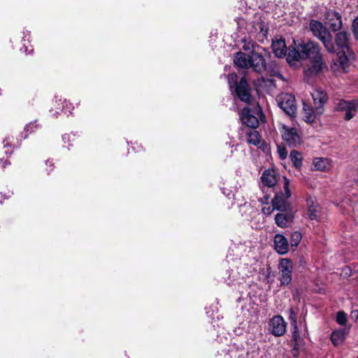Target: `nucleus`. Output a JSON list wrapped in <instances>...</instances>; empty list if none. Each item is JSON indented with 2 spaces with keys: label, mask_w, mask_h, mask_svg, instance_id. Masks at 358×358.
<instances>
[{
  "label": "nucleus",
  "mask_w": 358,
  "mask_h": 358,
  "mask_svg": "<svg viewBox=\"0 0 358 358\" xmlns=\"http://www.w3.org/2000/svg\"><path fill=\"white\" fill-rule=\"evenodd\" d=\"M295 47L289 48L287 55V61L292 65L294 66L296 62L300 60L310 59V61L322 57L321 53V48L319 44L313 41H303L296 44L294 43Z\"/></svg>",
  "instance_id": "nucleus-1"
},
{
  "label": "nucleus",
  "mask_w": 358,
  "mask_h": 358,
  "mask_svg": "<svg viewBox=\"0 0 358 358\" xmlns=\"http://www.w3.org/2000/svg\"><path fill=\"white\" fill-rule=\"evenodd\" d=\"M266 50L262 46H255L253 52L247 55L242 52L236 53L234 62L243 69L252 68L253 71L262 73L266 69Z\"/></svg>",
  "instance_id": "nucleus-2"
},
{
  "label": "nucleus",
  "mask_w": 358,
  "mask_h": 358,
  "mask_svg": "<svg viewBox=\"0 0 358 358\" xmlns=\"http://www.w3.org/2000/svg\"><path fill=\"white\" fill-rule=\"evenodd\" d=\"M228 84L231 91L234 92L236 96L242 101L250 103L252 100L250 89L245 79L242 78L239 82L236 73L228 76Z\"/></svg>",
  "instance_id": "nucleus-3"
},
{
  "label": "nucleus",
  "mask_w": 358,
  "mask_h": 358,
  "mask_svg": "<svg viewBox=\"0 0 358 358\" xmlns=\"http://www.w3.org/2000/svg\"><path fill=\"white\" fill-rule=\"evenodd\" d=\"M313 34L320 39L329 52H334L335 48L332 42L330 31L319 21L311 20L309 24Z\"/></svg>",
  "instance_id": "nucleus-4"
},
{
  "label": "nucleus",
  "mask_w": 358,
  "mask_h": 358,
  "mask_svg": "<svg viewBox=\"0 0 358 358\" xmlns=\"http://www.w3.org/2000/svg\"><path fill=\"white\" fill-rule=\"evenodd\" d=\"M310 62L311 65L305 69L303 71L304 80L307 83H310L313 78L321 73L324 70L327 69V65L323 57L317 58Z\"/></svg>",
  "instance_id": "nucleus-5"
},
{
  "label": "nucleus",
  "mask_w": 358,
  "mask_h": 358,
  "mask_svg": "<svg viewBox=\"0 0 358 358\" xmlns=\"http://www.w3.org/2000/svg\"><path fill=\"white\" fill-rule=\"evenodd\" d=\"M278 106L289 116L296 113V106L294 96L289 93H282L276 98Z\"/></svg>",
  "instance_id": "nucleus-6"
},
{
  "label": "nucleus",
  "mask_w": 358,
  "mask_h": 358,
  "mask_svg": "<svg viewBox=\"0 0 358 358\" xmlns=\"http://www.w3.org/2000/svg\"><path fill=\"white\" fill-rule=\"evenodd\" d=\"M281 134L283 140L290 147H297L302 142L301 135L296 128L283 125Z\"/></svg>",
  "instance_id": "nucleus-7"
},
{
  "label": "nucleus",
  "mask_w": 358,
  "mask_h": 358,
  "mask_svg": "<svg viewBox=\"0 0 358 358\" xmlns=\"http://www.w3.org/2000/svg\"><path fill=\"white\" fill-rule=\"evenodd\" d=\"M280 281L282 285H288L292 279L293 263L288 259H282L279 263Z\"/></svg>",
  "instance_id": "nucleus-8"
},
{
  "label": "nucleus",
  "mask_w": 358,
  "mask_h": 358,
  "mask_svg": "<svg viewBox=\"0 0 358 358\" xmlns=\"http://www.w3.org/2000/svg\"><path fill=\"white\" fill-rule=\"evenodd\" d=\"M338 57L331 64V69L336 76L341 75L349 71L350 66L348 54L338 52Z\"/></svg>",
  "instance_id": "nucleus-9"
},
{
  "label": "nucleus",
  "mask_w": 358,
  "mask_h": 358,
  "mask_svg": "<svg viewBox=\"0 0 358 358\" xmlns=\"http://www.w3.org/2000/svg\"><path fill=\"white\" fill-rule=\"evenodd\" d=\"M246 29L250 36L257 38L259 41H263L268 32L266 24L261 20L248 24Z\"/></svg>",
  "instance_id": "nucleus-10"
},
{
  "label": "nucleus",
  "mask_w": 358,
  "mask_h": 358,
  "mask_svg": "<svg viewBox=\"0 0 358 358\" xmlns=\"http://www.w3.org/2000/svg\"><path fill=\"white\" fill-rule=\"evenodd\" d=\"M336 108L338 110L345 111V119L346 120H350L357 113L358 109V100H341L337 103Z\"/></svg>",
  "instance_id": "nucleus-11"
},
{
  "label": "nucleus",
  "mask_w": 358,
  "mask_h": 358,
  "mask_svg": "<svg viewBox=\"0 0 358 358\" xmlns=\"http://www.w3.org/2000/svg\"><path fill=\"white\" fill-rule=\"evenodd\" d=\"M311 96L313 100L314 107L316 109V113L319 115H322L324 111V106L328 100L327 92L322 88H317L311 92Z\"/></svg>",
  "instance_id": "nucleus-12"
},
{
  "label": "nucleus",
  "mask_w": 358,
  "mask_h": 358,
  "mask_svg": "<svg viewBox=\"0 0 358 358\" xmlns=\"http://www.w3.org/2000/svg\"><path fill=\"white\" fill-rule=\"evenodd\" d=\"M335 43L338 49L340 50L338 52L350 55L349 33L345 31L337 33L335 36Z\"/></svg>",
  "instance_id": "nucleus-13"
},
{
  "label": "nucleus",
  "mask_w": 358,
  "mask_h": 358,
  "mask_svg": "<svg viewBox=\"0 0 358 358\" xmlns=\"http://www.w3.org/2000/svg\"><path fill=\"white\" fill-rule=\"evenodd\" d=\"M269 329L275 336H281L286 331V323L280 315L273 317L269 321Z\"/></svg>",
  "instance_id": "nucleus-14"
},
{
  "label": "nucleus",
  "mask_w": 358,
  "mask_h": 358,
  "mask_svg": "<svg viewBox=\"0 0 358 358\" xmlns=\"http://www.w3.org/2000/svg\"><path fill=\"white\" fill-rule=\"evenodd\" d=\"M324 20L333 31L339 30L342 27L341 15L334 10H328L324 15Z\"/></svg>",
  "instance_id": "nucleus-15"
},
{
  "label": "nucleus",
  "mask_w": 358,
  "mask_h": 358,
  "mask_svg": "<svg viewBox=\"0 0 358 358\" xmlns=\"http://www.w3.org/2000/svg\"><path fill=\"white\" fill-rule=\"evenodd\" d=\"M261 179L264 185L273 187L280 179V176L273 169H266L263 172Z\"/></svg>",
  "instance_id": "nucleus-16"
},
{
  "label": "nucleus",
  "mask_w": 358,
  "mask_h": 358,
  "mask_svg": "<svg viewBox=\"0 0 358 358\" xmlns=\"http://www.w3.org/2000/svg\"><path fill=\"white\" fill-rule=\"evenodd\" d=\"M241 120L244 124L247 125L252 129L256 128L259 125V120L257 117L251 114L250 110L248 107H245L241 110Z\"/></svg>",
  "instance_id": "nucleus-17"
},
{
  "label": "nucleus",
  "mask_w": 358,
  "mask_h": 358,
  "mask_svg": "<svg viewBox=\"0 0 358 358\" xmlns=\"http://www.w3.org/2000/svg\"><path fill=\"white\" fill-rule=\"evenodd\" d=\"M308 214L310 220H319L320 218V207L316 203L315 199L308 197L307 199Z\"/></svg>",
  "instance_id": "nucleus-18"
},
{
  "label": "nucleus",
  "mask_w": 358,
  "mask_h": 358,
  "mask_svg": "<svg viewBox=\"0 0 358 358\" xmlns=\"http://www.w3.org/2000/svg\"><path fill=\"white\" fill-rule=\"evenodd\" d=\"M274 247L278 253L285 255L288 252L289 243L287 239L282 234L274 236Z\"/></svg>",
  "instance_id": "nucleus-19"
},
{
  "label": "nucleus",
  "mask_w": 358,
  "mask_h": 358,
  "mask_svg": "<svg viewBox=\"0 0 358 358\" xmlns=\"http://www.w3.org/2000/svg\"><path fill=\"white\" fill-rule=\"evenodd\" d=\"M272 49L278 57H282L286 55L287 47L285 41L282 39H276L272 43Z\"/></svg>",
  "instance_id": "nucleus-20"
},
{
  "label": "nucleus",
  "mask_w": 358,
  "mask_h": 358,
  "mask_svg": "<svg viewBox=\"0 0 358 358\" xmlns=\"http://www.w3.org/2000/svg\"><path fill=\"white\" fill-rule=\"evenodd\" d=\"M303 118L304 121H306L307 123H312L315 121L317 115H320L316 113V109L314 108H313L312 106L310 105L303 103Z\"/></svg>",
  "instance_id": "nucleus-21"
},
{
  "label": "nucleus",
  "mask_w": 358,
  "mask_h": 358,
  "mask_svg": "<svg viewBox=\"0 0 358 358\" xmlns=\"http://www.w3.org/2000/svg\"><path fill=\"white\" fill-rule=\"evenodd\" d=\"M273 210H278L285 212L288 208L287 200L283 197L282 194H277L272 201Z\"/></svg>",
  "instance_id": "nucleus-22"
},
{
  "label": "nucleus",
  "mask_w": 358,
  "mask_h": 358,
  "mask_svg": "<svg viewBox=\"0 0 358 358\" xmlns=\"http://www.w3.org/2000/svg\"><path fill=\"white\" fill-rule=\"evenodd\" d=\"M289 319L293 328L292 338L296 341V338L299 337L297 331V311L293 308H290L289 310Z\"/></svg>",
  "instance_id": "nucleus-23"
},
{
  "label": "nucleus",
  "mask_w": 358,
  "mask_h": 358,
  "mask_svg": "<svg viewBox=\"0 0 358 358\" xmlns=\"http://www.w3.org/2000/svg\"><path fill=\"white\" fill-rule=\"evenodd\" d=\"M247 142L250 144L259 146L261 143V137L259 132L255 129H249L246 131Z\"/></svg>",
  "instance_id": "nucleus-24"
},
{
  "label": "nucleus",
  "mask_w": 358,
  "mask_h": 358,
  "mask_svg": "<svg viewBox=\"0 0 358 358\" xmlns=\"http://www.w3.org/2000/svg\"><path fill=\"white\" fill-rule=\"evenodd\" d=\"M345 331L339 329L334 331L331 335V341L334 345H338L343 343L345 336Z\"/></svg>",
  "instance_id": "nucleus-25"
},
{
  "label": "nucleus",
  "mask_w": 358,
  "mask_h": 358,
  "mask_svg": "<svg viewBox=\"0 0 358 358\" xmlns=\"http://www.w3.org/2000/svg\"><path fill=\"white\" fill-rule=\"evenodd\" d=\"M290 216L284 213H278L275 217L276 224L280 227H286L290 220Z\"/></svg>",
  "instance_id": "nucleus-26"
},
{
  "label": "nucleus",
  "mask_w": 358,
  "mask_h": 358,
  "mask_svg": "<svg viewBox=\"0 0 358 358\" xmlns=\"http://www.w3.org/2000/svg\"><path fill=\"white\" fill-rule=\"evenodd\" d=\"M313 165L315 169L320 171H324L330 166L329 159L327 158H315L313 162Z\"/></svg>",
  "instance_id": "nucleus-27"
},
{
  "label": "nucleus",
  "mask_w": 358,
  "mask_h": 358,
  "mask_svg": "<svg viewBox=\"0 0 358 358\" xmlns=\"http://www.w3.org/2000/svg\"><path fill=\"white\" fill-rule=\"evenodd\" d=\"M290 159L293 165L299 169L302 165V156L300 152L296 150H292L289 155Z\"/></svg>",
  "instance_id": "nucleus-28"
},
{
  "label": "nucleus",
  "mask_w": 358,
  "mask_h": 358,
  "mask_svg": "<svg viewBox=\"0 0 358 358\" xmlns=\"http://www.w3.org/2000/svg\"><path fill=\"white\" fill-rule=\"evenodd\" d=\"M242 43H243V49L245 51H248V52H249L248 55H250V53L253 52L254 48L255 46H260L259 45L253 42V41L251 38L247 39V38H244L242 39Z\"/></svg>",
  "instance_id": "nucleus-29"
},
{
  "label": "nucleus",
  "mask_w": 358,
  "mask_h": 358,
  "mask_svg": "<svg viewBox=\"0 0 358 358\" xmlns=\"http://www.w3.org/2000/svg\"><path fill=\"white\" fill-rule=\"evenodd\" d=\"M302 235L299 231H294L290 236V244L292 248H296L299 244Z\"/></svg>",
  "instance_id": "nucleus-30"
},
{
  "label": "nucleus",
  "mask_w": 358,
  "mask_h": 358,
  "mask_svg": "<svg viewBox=\"0 0 358 358\" xmlns=\"http://www.w3.org/2000/svg\"><path fill=\"white\" fill-rule=\"evenodd\" d=\"M38 127L39 125L36 122H30L29 124H27L24 127V132L26 134L24 135V138H27L29 133L34 132L38 128Z\"/></svg>",
  "instance_id": "nucleus-31"
},
{
  "label": "nucleus",
  "mask_w": 358,
  "mask_h": 358,
  "mask_svg": "<svg viewBox=\"0 0 358 358\" xmlns=\"http://www.w3.org/2000/svg\"><path fill=\"white\" fill-rule=\"evenodd\" d=\"M336 322L340 325L345 324L347 322V315L343 311H338L336 315Z\"/></svg>",
  "instance_id": "nucleus-32"
},
{
  "label": "nucleus",
  "mask_w": 358,
  "mask_h": 358,
  "mask_svg": "<svg viewBox=\"0 0 358 358\" xmlns=\"http://www.w3.org/2000/svg\"><path fill=\"white\" fill-rule=\"evenodd\" d=\"M296 339H298V337L296 338ZM293 340L294 341V345L291 352H292L293 357H297L300 354V349H299V344L297 343V340L295 341L294 338H293Z\"/></svg>",
  "instance_id": "nucleus-33"
},
{
  "label": "nucleus",
  "mask_w": 358,
  "mask_h": 358,
  "mask_svg": "<svg viewBox=\"0 0 358 358\" xmlns=\"http://www.w3.org/2000/svg\"><path fill=\"white\" fill-rule=\"evenodd\" d=\"M284 189H285V195H286V199H288L291 196V192H290V190L289 189V180L286 178H284Z\"/></svg>",
  "instance_id": "nucleus-34"
},
{
  "label": "nucleus",
  "mask_w": 358,
  "mask_h": 358,
  "mask_svg": "<svg viewBox=\"0 0 358 358\" xmlns=\"http://www.w3.org/2000/svg\"><path fill=\"white\" fill-rule=\"evenodd\" d=\"M352 31L355 36L358 39V17H356L353 21Z\"/></svg>",
  "instance_id": "nucleus-35"
},
{
  "label": "nucleus",
  "mask_w": 358,
  "mask_h": 358,
  "mask_svg": "<svg viewBox=\"0 0 358 358\" xmlns=\"http://www.w3.org/2000/svg\"><path fill=\"white\" fill-rule=\"evenodd\" d=\"M278 152L280 159H284L287 157V152L285 148H278Z\"/></svg>",
  "instance_id": "nucleus-36"
},
{
  "label": "nucleus",
  "mask_w": 358,
  "mask_h": 358,
  "mask_svg": "<svg viewBox=\"0 0 358 358\" xmlns=\"http://www.w3.org/2000/svg\"><path fill=\"white\" fill-rule=\"evenodd\" d=\"M62 110V109L60 107H58V108H57V110H55L53 108H51L50 110V112L52 113L53 117H57L58 116V115L59 114V111Z\"/></svg>",
  "instance_id": "nucleus-37"
},
{
  "label": "nucleus",
  "mask_w": 358,
  "mask_h": 358,
  "mask_svg": "<svg viewBox=\"0 0 358 358\" xmlns=\"http://www.w3.org/2000/svg\"><path fill=\"white\" fill-rule=\"evenodd\" d=\"M3 144H4V148H6V147H10L11 146V144H10V138L9 137H7L5 138V140L3 141Z\"/></svg>",
  "instance_id": "nucleus-38"
},
{
  "label": "nucleus",
  "mask_w": 358,
  "mask_h": 358,
  "mask_svg": "<svg viewBox=\"0 0 358 358\" xmlns=\"http://www.w3.org/2000/svg\"><path fill=\"white\" fill-rule=\"evenodd\" d=\"M56 98V100H55V103H57V106H60L61 104H63L64 102H66V100H64L62 101V99L60 98V99H57V96L55 97Z\"/></svg>",
  "instance_id": "nucleus-39"
},
{
  "label": "nucleus",
  "mask_w": 358,
  "mask_h": 358,
  "mask_svg": "<svg viewBox=\"0 0 358 358\" xmlns=\"http://www.w3.org/2000/svg\"><path fill=\"white\" fill-rule=\"evenodd\" d=\"M262 210H263V213H264V214H268V215H269V214H271V213L272 210H273V209L271 210V208H270V207H268V208H263V209H262Z\"/></svg>",
  "instance_id": "nucleus-40"
},
{
  "label": "nucleus",
  "mask_w": 358,
  "mask_h": 358,
  "mask_svg": "<svg viewBox=\"0 0 358 358\" xmlns=\"http://www.w3.org/2000/svg\"><path fill=\"white\" fill-rule=\"evenodd\" d=\"M24 37H23V41L25 42L26 39L25 38L28 37L29 38L30 32L27 31L26 32H24ZM27 41H29V38H27Z\"/></svg>",
  "instance_id": "nucleus-41"
},
{
  "label": "nucleus",
  "mask_w": 358,
  "mask_h": 358,
  "mask_svg": "<svg viewBox=\"0 0 358 358\" xmlns=\"http://www.w3.org/2000/svg\"><path fill=\"white\" fill-rule=\"evenodd\" d=\"M23 46H24V48H24V50H23V51H24L25 53H27V52L31 53V52H32L33 49H31L30 50H28V47H27V46H26L25 43H24V44H23Z\"/></svg>",
  "instance_id": "nucleus-42"
},
{
  "label": "nucleus",
  "mask_w": 358,
  "mask_h": 358,
  "mask_svg": "<svg viewBox=\"0 0 358 358\" xmlns=\"http://www.w3.org/2000/svg\"><path fill=\"white\" fill-rule=\"evenodd\" d=\"M45 165L46 166H49L50 167L53 166V163L52 161L50 160H48L46 162H45Z\"/></svg>",
  "instance_id": "nucleus-43"
},
{
  "label": "nucleus",
  "mask_w": 358,
  "mask_h": 358,
  "mask_svg": "<svg viewBox=\"0 0 358 358\" xmlns=\"http://www.w3.org/2000/svg\"><path fill=\"white\" fill-rule=\"evenodd\" d=\"M9 163L7 162V161H5L4 164L2 165L3 167H6V165L8 164Z\"/></svg>",
  "instance_id": "nucleus-44"
},
{
  "label": "nucleus",
  "mask_w": 358,
  "mask_h": 358,
  "mask_svg": "<svg viewBox=\"0 0 358 358\" xmlns=\"http://www.w3.org/2000/svg\"><path fill=\"white\" fill-rule=\"evenodd\" d=\"M357 358H358V357H357Z\"/></svg>",
  "instance_id": "nucleus-45"
}]
</instances>
